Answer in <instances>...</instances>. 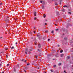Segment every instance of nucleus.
<instances>
[{
	"label": "nucleus",
	"mask_w": 73,
	"mask_h": 73,
	"mask_svg": "<svg viewBox=\"0 0 73 73\" xmlns=\"http://www.w3.org/2000/svg\"><path fill=\"white\" fill-rule=\"evenodd\" d=\"M9 17H5V21L6 22V23H8L9 21V19H8Z\"/></svg>",
	"instance_id": "f257e3e1"
},
{
	"label": "nucleus",
	"mask_w": 73,
	"mask_h": 73,
	"mask_svg": "<svg viewBox=\"0 0 73 73\" xmlns=\"http://www.w3.org/2000/svg\"><path fill=\"white\" fill-rule=\"evenodd\" d=\"M28 48H26L25 50V54H28L27 52H28Z\"/></svg>",
	"instance_id": "f03ea898"
},
{
	"label": "nucleus",
	"mask_w": 73,
	"mask_h": 73,
	"mask_svg": "<svg viewBox=\"0 0 73 73\" xmlns=\"http://www.w3.org/2000/svg\"><path fill=\"white\" fill-rule=\"evenodd\" d=\"M56 13L57 16H60V14H59V12H58V11H56Z\"/></svg>",
	"instance_id": "7ed1b4c3"
},
{
	"label": "nucleus",
	"mask_w": 73,
	"mask_h": 73,
	"mask_svg": "<svg viewBox=\"0 0 73 73\" xmlns=\"http://www.w3.org/2000/svg\"><path fill=\"white\" fill-rule=\"evenodd\" d=\"M68 11L69 12H68V14H70V15H71L72 14V13H71V12H72V10L70 9L68 10Z\"/></svg>",
	"instance_id": "20e7f679"
},
{
	"label": "nucleus",
	"mask_w": 73,
	"mask_h": 73,
	"mask_svg": "<svg viewBox=\"0 0 73 73\" xmlns=\"http://www.w3.org/2000/svg\"><path fill=\"white\" fill-rule=\"evenodd\" d=\"M38 48H41V44H38Z\"/></svg>",
	"instance_id": "39448f33"
},
{
	"label": "nucleus",
	"mask_w": 73,
	"mask_h": 73,
	"mask_svg": "<svg viewBox=\"0 0 73 73\" xmlns=\"http://www.w3.org/2000/svg\"><path fill=\"white\" fill-rule=\"evenodd\" d=\"M17 68H20L19 64H17L16 66Z\"/></svg>",
	"instance_id": "423d86ee"
},
{
	"label": "nucleus",
	"mask_w": 73,
	"mask_h": 73,
	"mask_svg": "<svg viewBox=\"0 0 73 73\" xmlns=\"http://www.w3.org/2000/svg\"><path fill=\"white\" fill-rule=\"evenodd\" d=\"M15 11V12H16V10L15 9H12V10H10V11Z\"/></svg>",
	"instance_id": "0eeeda50"
},
{
	"label": "nucleus",
	"mask_w": 73,
	"mask_h": 73,
	"mask_svg": "<svg viewBox=\"0 0 73 73\" xmlns=\"http://www.w3.org/2000/svg\"><path fill=\"white\" fill-rule=\"evenodd\" d=\"M42 38V36H41L39 37H38V38H39V39L40 40V39Z\"/></svg>",
	"instance_id": "6e6552de"
},
{
	"label": "nucleus",
	"mask_w": 73,
	"mask_h": 73,
	"mask_svg": "<svg viewBox=\"0 0 73 73\" xmlns=\"http://www.w3.org/2000/svg\"><path fill=\"white\" fill-rule=\"evenodd\" d=\"M42 9H45V7H44V6H42Z\"/></svg>",
	"instance_id": "1a4fd4ad"
},
{
	"label": "nucleus",
	"mask_w": 73,
	"mask_h": 73,
	"mask_svg": "<svg viewBox=\"0 0 73 73\" xmlns=\"http://www.w3.org/2000/svg\"><path fill=\"white\" fill-rule=\"evenodd\" d=\"M28 67H25V69H26V70H27V69H28Z\"/></svg>",
	"instance_id": "9d476101"
},
{
	"label": "nucleus",
	"mask_w": 73,
	"mask_h": 73,
	"mask_svg": "<svg viewBox=\"0 0 73 73\" xmlns=\"http://www.w3.org/2000/svg\"><path fill=\"white\" fill-rule=\"evenodd\" d=\"M55 57H58V54H57L55 56Z\"/></svg>",
	"instance_id": "9b49d317"
},
{
	"label": "nucleus",
	"mask_w": 73,
	"mask_h": 73,
	"mask_svg": "<svg viewBox=\"0 0 73 73\" xmlns=\"http://www.w3.org/2000/svg\"><path fill=\"white\" fill-rule=\"evenodd\" d=\"M55 5H58V3H57V2H55Z\"/></svg>",
	"instance_id": "f8f14e48"
},
{
	"label": "nucleus",
	"mask_w": 73,
	"mask_h": 73,
	"mask_svg": "<svg viewBox=\"0 0 73 73\" xmlns=\"http://www.w3.org/2000/svg\"><path fill=\"white\" fill-rule=\"evenodd\" d=\"M64 39L66 41V40H67V38L66 37H65L64 38Z\"/></svg>",
	"instance_id": "ddd939ff"
},
{
	"label": "nucleus",
	"mask_w": 73,
	"mask_h": 73,
	"mask_svg": "<svg viewBox=\"0 0 73 73\" xmlns=\"http://www.w3.org/2000/svg\"><path fill=\"white\" fill-rule=\"evenodd\" d=\"M36 12H35V13H34V16H36Z\"/></svg>",
	"instance_id": "4468645a"
},
{
	"label": "nucleus",
	"mask_w": 73,
	"mask_h": 73,
	"mask_svg": "<svg viewBox=\"0 0 73 73\" xmlns=\"http://www.w3.org/2000/svg\"><path fill=\"white\" fill-rule=\"evenodd\" d=\"M62 65V64L61 63H60L58 64L59 66H60V65Z\"/></svg>",
	"instance_id": "2eb2a0df"
},
{
	"label": "nucleus",
	"mask_w": 73,
	"mask_h": 73,
	"mask_svg": "<svg viewBox=\"0 0 73 73\" xmlns=\"http://www.w3.org/2000/svg\"><path fill=\"white\" fill-rule=\"evenodd\" d=\"M62 12H65V10L62 9Z\"/></svg>",
	"instance_id": "dca6fc26"
},
{
	"label": "nucleus",
	"mask_w": 73,
	"mask_h": 73,
	"mask_svg": "<svg viewBox=\"0 0 73 73\" xmlns=\"http://www.w3.org/2000/svg\"><path fill=\"white\" fill-rule=\"evenodd\" d=\"M63 7H66V8H68V6L66 5H65Z\"/></svg>",
	"instance_id": "f3484780"
},
{
	"label": "nucleus",
	"mask_w": 73,
	"mask_h": 73,
	"mask_svg": "<svg viewBox=\"0 0 73 73\" xmlns=\"http://www.w3.org/2000/svg\"><path fill=\"white\" fill-rule=\"evenodd\" d=\"M64 55L63 54H61L60 55L61 57H62V56H64Z\"/></svg>",
	"instance_id": "a211bd4d"
},
{
	"label": "nucleus",
	"mask_w": 73,
	"mask_h": 73,
	"mask_svg": "<svg viewBox=\"0 0 73 73\" xmlns=\"http://www.w3.org/2000/svg\"><path fill=\"white\" fill-rule=\"evenodd\" d=\"M67 59H69L70 58V56H67Z\"/></svg>",
	"instance_id": "6ab92c4d"
},
{
	"label": "nucleus",
	"mask_w": 73,
	"mask_h": 73,
	"mask_svg": "<svg viewBox=\"0 0 73 73\" xmlns=\"http://www.w3.org/2000/svg\"><path fill=\"white\" fill-rule=\"evenodd\" d=\"M62 52H63V50H60V53H62Z\"/></svg>",
	"instance_id": "aec40b11"
},
{
	"label": "nucleus",
	"mask_w": 73,
	"mask_h": 73,
	"mask_svg": "<svg viewBox=\"0 0 73 73\" xmlns=\"http://www.w3.org/2000/svg\"><path fill=\"white\" fill-rule=\"evenodd\" d=\"M34 44H35V45H37V42H34Z\"/></svg>",
	"instance_id": "412c9836"
},
{
	"label": "nucleus",
	"mask_w": 73,
	"mask_h": 73,
	"mask_svg": "<svg viewBox=\"0 0 73 73\" xmlns=\"http://www.w3.org/2000/svg\"><path fill=\"white\" fill-rule=\"evenodd\" d=\"M40 34H38V35H37V37H38V36H40Z\"/></svg>",
	"instance_id": "4be33fe9"
},
{
	"label": "nucleus",
	"mask_w": 73,
	"mask_h": 73,
	"mask_svg": "<svg viewBox=\"0 0 73 73\" xmlns=\"http://www.w3.org/2000/svg\"><path fill=\"white\" fill-rule=\"evenodd\" d=\"M5 50H8V48H5Z\"/></svg>",
	"instance_id": "5701e85b"
},
{
	"label": "nucleus",
	"mask_w": 73,
	"mask_h": 73,
	"mask_svg": "<svg viewBox=\"0 0 73 73\" xmlns=\"http://www.w3.org/2000/svg\"><path fill=\"white\" fill-rule=\"evenodd\" d=\"M45 32H46V33H48V30H46L45 31Z\"/></svg>",
	"instance_id": "b1692460"
},
{
	"label": "nucleus",
	"mask_w": 73,
	"mask_h": 73,
	"mask_svg": "<svg viewBox=\"0 0 73 73\" xmlns=\"http://www.w3.org/2000/svg\"><path fill=\"white\" fill-rule=\"evenodd\" d=\"M11 49H14V46H12L11 48Z\"/></svg>",
	"instance_id": "393cba45"
},
{
	"label": "nucleus",
	"mask_w": 73,
	"mask_h": 73,
	"mask_svg": "<svg viewBox=\"0 0 73 73\" xmlns=\"http://www.w3.org/2000/svg\"><path fill=\"white\" fill-rule=\"evenodd\" d=\"M52 33H54V31H51Z\"/></svg>",
	"instance_id": "a878e982"
},
{
	"label": "nucleus",
	"mask_w": 73,
	"mask_h": 73,
	"mask_svg": "<svg viewBox=\"0 0 73 73\" xmlns=\"http://www.w3.org/2000/svg\"><path fill=\"white\" fill-rule=\"evenodd\" d=\"M56 65H54L53 66L54 68H55V67H56Z\"/></svg>",
	"instance_id": "bb28decb"
},
{
	"label": "nucleus",
	"mask_w": 73,
	"mask_h": 73,
	"mask_svg": "<svg viewBox=\"0 0 73 73\" xmlns=\"http://www.w3.org/2000/svg\"><path fill=\"white\" fill-rule=\"evenodd\" d=\"M40 2L41 3H42V1H40Z\"/></svg>",
	"instance_id": "cd10ccee"
},
{
	"label": "nucleus",
	"mask_w": 73,
	"mask_h": 73,
	"mask_svg": "<svg viewBox=\"0 0 73 73\" xmlns=\"http://www.w3.org/2000/svg\"><path fill=\"white\" fill-rule=\"evenodd\" d=\"M44 18H45V17H46V15H45V14L44 15Z\"/></svg>",
	"instance_id": "c85d7f7f"
},
{
	"label": "nucleus",
	"mask_w": 73,
	"mask_h": 73,
	"mask_svg": "<svg viewBox=\"0 0 73 73\" xmlns=\"http://www.w3.org/2000/svg\"><path fill=\"white\" fill-rule=\"evenodd\" d=\"M42 4H43V5H44V4H45V2H42Z\"/></svg>",
	"instance_id": "c756f323"
},
{
	"label": "nucleus",
	"mask_w": 73,
	"mask_h": 73,
	"mask_svg": "<svg viewBox=\"0 0 73 73\" xmlns=\"http://www.w3.org/2000/svg\"><path fill=\"white\" fill-rule=\"evenodd\" d=\"M37 19V18L35 17L34 18V20H36Z\"/></svg>",
	"instance_id": "7c9ffc66"
},
{
	"label": "nucleus",
	"mask_w": 73,
	"mask_h": 73,
	"mask_svg": "<svg viewBox=\"0 0 73 73\" xmlns=\"http://www.w3.org/2000/svg\"><path fill=\"white\" fill-rule=\"evenodd\" d=\"M30 34H32V32L31 31L30 32Z\"/></svg>",
	"instance_id": "2f4dec72"
},
{
	"label": "nucleus",
	"mask_w": 73,
	"mask_h": 73,
	"mask_svg": "<svg viewBox=\"0 0 73 73\" xmlns=\"http://www.w3.org/2000/svg\"><path fill=\"white\" fill-rule=\"evenodd\" d=\"M30 64H29V63H28L27 64V65H28V66Z\"/></svg>",
	"instance_id": "473e14b6"
},
{
	"label": "nucleus",
	"mask_w": 73,
	"mask_h": 73,
	"mask_svg": "<svg viewBox=\"0 0 73 73\" xmlns=\"http://www.w3.org/2000/svg\"><path fill=\"white\" fill-rule=\"evenodd\" d=\"M35 57H36V58H37V57H38V56H35Z\"/></svg>",
	"instance_id": "72a5a7b5"
},
{
	"label": "nucleus",
	"mask_w": 73,
	"mask_h": 73,
	"mask_svg": "<svg viewBox=\"0 0 73 73\" xmlns=\"http://www.w3.org/2000/svg\"><path fill=\"white\" fill-rule=\"evenodd\" d=\"M33 28H34V29H36V27H34Z\"/></svg>",
	"instance_id": "f704fd0d"
},
{
	"label": "nucleus",
	"mask_w": 73,
	"mask_h": 73,
	"mask_svg": "<svg viewBox=\"0 0 73 73\" xmlns=\"http://www.w3.org/2000/svg\"><path fill=\"white\" fill-rule=\"evenodd\" d=\"M38 51L39 52H40V49H38Z\"/></svg>",
	"instance_id": "c9c22d12"
},
{
	"label": "nucleus",
	"mask_w": 73,
	"mask_h": 73,
	"mask_svg": "<svg viewBox=\"0 0 73 73\" xmlns=\"http://www.w3.org/2000/svg\"><path fill=\"white\" fill-rule=\"evenodd\" d=\"M50 71H51V72H53V70L52 71V70H50Z\"/></svg>",
	"instance_id": "e433bc0d"
},
{
	"label": "nucleus",
	"mask_w": 73,
	"mask_h": 73,
	"mask_svg": "<svg viewBox=\"0 0 73 73\" xmlns=\"http://www.w3.org/2000/svg\"><path fill=\"white\" fill-rule=\"evenodd\" d=\"M59 4H60V5H61V2H60Z\"/></svg>",
	"instance_id": "4c0bfd02"
},
{
	"label": "nucleus",
	"mask_w": 73,
	"mask_h": 73,
	"mask_svg": "<svg viewBox=\"0 0 73 73\" xmlns=\"http://www.w3.org/2000/svg\"><path fill=\"white\" fill-rule=\"evenodd\" d=\"M64 73H67L66 72V71H65V70H64Z\"/></svg>",
	"instance_id": "58836bf2"
},
{
	"label": "nucleus",
	"mask_w": 73,
	"mask_h": 73,
	"mask_svg": "<svg viewBox=\"0 0 73 73\" xmlns=\"http://www.w3.org/2000/svg\"><path fill=\"white\" fill-rule=\"evenodd\" d=\"M56 31H58V29H56Z\"/></svg>",
	"instance_id": "ea45409f"
},
{
	"label": "nucleus",
	"mask_w": 73,
	"mask_h": 73,
	"mask_svg": "<svg viewBox=\"0 0 73 73\" xmlns=\"http://www.w3.org/2000/svg\"><path fill=\"white\" fill-rule=\"evenodd\" d=\"M14 71L15 72H16V70L15 68H14Z\"/></svg>",
	"instance_id": "a19ab883"
},
{
	"label": "nucleus",
	"mask_w": 73,
	"mask_h": 73,
	"mask_svg": "<svg viewBox=\"0 0 73 73\" xmlns=\"http://www.w3.org/2000/svg\"><path fill=\"white\" fill-rule=\"evenodd\" d=\"M34 32V33L35 34L36 33V32L35 31H33Z\"/></svg>",
	"instance_id": "79ce46f5"
},
{
	"label": "nucleus",
	"mask_w": 73,
	"mask_h": 73,
	"mask_svg": "<svg viewBox=\"0 0 73 73\" xmlns=\"http://www.w3.org/2000/svg\"><path fill=\"white\" fill-rule=\"evenodd\" d=\"M24 72H25V73H26V72H27V71H26L25 70H24Z\"/></svg>",
	"instance_id": "37998d69"
},
{
	"label": "nucleus",
	"mask_w": 73,
	"mask_h": 73,
	"mask_svg": "<svg viewBox=\"0 0 73 73\" xmlns=\"http://www.w3.org/2000/svg\"><path fill=\"white\" fill-rule=\"evenodd\" d=\"M6 56L7 58H8V55H6Z\"/></svg>",
	"instance_id": "c03bdc74"
},
{
	"label": "nucleus",
	"mask_w": 73,
	"mask_h": 73,
	"mask_svg": "<svg viewBox=\"0 0 73 73\" xmlns=\"http://www.w3.org/2000/svg\"><path fill=\"white\" fill-rule=\"evenodd\" d=\"M9 64H7V66H9Z\"/></svg>",
	"instance_id": "a18cd8bd"
},
{
	"label": "nucleus",
	"mask_w": 73,
	"mask_h": 73,
	"mask_svg": "<svg viewBox=\"0 0 73 73\" xmlns=\"http://www.w3.org/2000/svg\"><path fill=\"white\" fill-rule=\"evenodd\" d=\"M62 1V0H60V2H61V1Z\"/></svg>",
	"instance_id": "49530a36"
},
{
	"label": "nucleus",
	"mask_w": 73,
	"mask_h": 73,
	"mask_svg": "<svg viewBox=\"0 0 73 73\" xmlns=\"http://www.w3.org/2000/svg\"><path fill=\"white\" fill-rule=\"evenodd\" d=\"M28 52H29V53H31V51H28Z\"/></svg>",
	"instance_id": "de8ad7c7"
},
{
	"label": "nucleus",
	"mask_w": 73,
	"mask_h": 73,
	"mask_svg": "<svg viewBox=\"0 0 73 73\" xmlns=\"http://www.w3.org/2000/svg\"><path fill=\"white\" fill-rule=\"evenodd\" d=\"M47 25V23H45V25Z\"/></svg>",
	"instance_id": "09e8293b"
},
{
	"label": "nucleus",
	"mask_w": 73,
	"mask_h": 73,
	"mask_svg": "<svg viewBox=\"0 0 73 73\" xmlns=\"http://www.w3.org/2000/svg\"><path fill=\"white\" fill-rule=\"evenodd\" d=\"M70 43H72L73 42H72V41H70Z\"/></svg>",
	"instance_id": "8fccbe9b"
},
{
	"label": "nucleus",
	"mask_w": 73,
	"mask_h": 73,
	"mask_svg": "<svg viewBox=\"0 0 73 73\" xmlns=\"http://www.w3.org/2000/svg\"><path fill=\"white\" fill-rule=\"evenodd\" d=\"M17 20H18V19H15V20L16 21Z\"/></svg>",
	"instance_id": "3c124183"
},
{
	"label": "nucleus",
	"mask_w": 73,
	"mask_h": 73,
	"mask_svg": "<svg viewBox=\"0 0 73 73\" xmlns=\"http://www.w3.org/2000/svg\"><path fill=\"white\" fill-rule=\"evenodd\" d=\"M50 40V39H48V41H49Z\"/></svg>",
	"instance_id": "603ef678"
},
{
	"label": "nucleus",
	"mask_w": 73,
	"mask_h": 73,
	"mask_svg": "<svg viewBox=\"0 0 73 73\" xmlns=\"http://www.w3.org/2000/svg\"><path fill=\"white\" fill-rule=\"evenodd\" d=\"M68 27H69V25H67V26H66V28H68Z\"/></svg>",
	"instance_id": "864d4df0"
},
{
	"label": "nucleus",
	"mask_w": 73,
	"mask_h": 73,
	"mask_svg": "<svg viewBox=\"0 0 73 73\" xmlns=\"http://www.w3.org/2000/svg\"><path fill=\"white\" fill-rule=\"evenodd\" d=\"M48 56H50V55H48Z\"/></svg>",
	"instance_id": "5fc2aeb1"
},
{
	"label": "nucleus",
	"mask_w": 73,
	"mask_h": 73,
	"mask_svg": "<svg viewBox=\"0 0 73 73\" xmlns=\"http://www.w3.org/2000/svg\"><path fill=\"white\" fill-rule=\"evenodd\" d=\"M52 1H55V0H51Z\"/></svg>",
	"instance_id": "6e6d98bb"
},
{
	"label": "nucleus",
	"mask_w": 73,
	"mask_h": 73,
	"mask_svg": "<svg viewBox=\"0 0 73 73\" xmlns=\"http://www.w3.org/2000/svg\"><path fill=\"white\" fill-rule=\"evenodd\" d=\"M24 59H22V61H24Z\"/></svg>",
	"instance_id": "4d7b16f0"
},
{
	"label": "nucleus",
	"mask_w": 73,
	"mask_h": 73,
	"mask_svg": "<svg viewBox=\"0 0 73 73\" xmlns=\"http://www.w3.org/2000/svg\"><path fill=\"white\" fill-rule=\"evenodd\" d=\"M2 38H3L2 37H0V39Z\"/></svg>",
	"instance_id": "13d9d810"
},
{
	"label": "nucleus",
	"mask_w": 73,
	"mask_h": 73,
	"mask_svg": "<svg viewBox=\"0 0 73 73\" xmlns=\"http://www.w3.org/2000/svg\"><path fill=\"white\" fill-rule=\"evenodd\" d=\"M73 48H72V52H73Z\"/></svg>",
	"instance_id": "bf43d9fd"
},
{
	"label": "nucleus",
	"mask_w": 73,
	"mask_h": 73,
	"mask_svg": "<svg viewBox=\"0 0 73 73\" xmlns=\"http://www.w3.org/2000/svg\"><path fill=\"white\" fill-rule=\"evenodd\" d=\"M58 47H59V46H60V45H58Z\"/></svg>",
	"instance_id": "052dcab7"
},
{
	"label": "nucleus",
	"mask_w": 73,
	"mask_h": 73,
	"mask_svg": "<svg viewBox=\"0 0 73 73\" xmlns=\"http://www.w3.org/2000/svg\"><path fill=\"white\" fill-rule=\"evenodd\" d=\"M27 61V60H25V62H26Z\"/></svg>",
	"instance_id": "680f3d73"
},
{
	"label": "nucleus",
	"mask_w": 73,
	"mask_h": 73,
	"mask_svg": "<svg viewBox=\"0 0 73 73\" xmlns=\"http://www.w3.org/2000/svg\"><path fill=\"white\" fill-rule=\"evenodd\" d=\"M29 50H31V51H32V50H31V49H29Z\"/></svg>",
	"instance_id": "e2e57ef3"
},
{
	"label": "nucleus",
	"mask_w": 73,
	"mask_h": 73,
	"mask_svg": "<svg viewBox=\"0 0 73 73\" xmlns=\"http://www.w3.org/2000/svg\"><path fill=\"white\" fill-rule=\"evenodd\" d=\"M6 25L7 27H8V24H7V23H6Z\"/></svg>",
	"instance_id": "0e129e2a"
},
{
	"label": "nucleus",
	"mask_w": 73,
	"mask_h": 73,
	"mask_svg": "<svg viewBox=\"0 0 73 73\" xmlns=\"http://www.w3.org/2000/svg\"><path fill=\"white\" fill-rule=\"evenodd\" d=\"M48 66H49L50 65V64H48Z\"/></svg>",
	"instance_id": "69168bd1"
},
{
	"label": "nucleus",
	"mask_w": 73,
	"mask_h": 73,
	"mask_svg": "<svg viewBox=\"0 0 73 73\" xmlns=\"http://www.w3.org/2000/svg\"><path fill=\"white\" fill-rule=\"evenodd\" d=\"M45 21H47V20L45 19Z\"/></svg>",
	"instance_id": "338daca9"
},
{
	"label": "nucleus",
	"mask_w": 73,
	"mask_h": 73,
	"mask_svg": "<svg viewBox=\"0 0 73 73\" xmlns=\"http://www.w3.org/2000/svg\"><path fill=\"white\" fill-rule=\"evenodd\" d=\"M2 73H4V72H1Z\"/></svg>",
	"instance_id": "774afa93"
}]
</instances>
